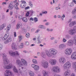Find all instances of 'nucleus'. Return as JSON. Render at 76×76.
Masks as SVG:
<instances>
[{"label": "nucleus", "mask_w": 76, "mask_h": 76, "mask_svg": "<svg viewBox=\"0 0 76 76\" xmlns=\"http://www.w3.org/2000/svg\"><path fill=\"white\" fill-rule=\"evenodd\" d=\"M31 66L33 68H34L35 70L37 71L39 70V66L35 65V64H33L31 65Z\"/></svg>", "instance_id": "13"}, {"label": "nucleus", "mask_w": 76, "mask_h": 76, "mask_svg": "<svg viewBox=\"0 0 76 76\" xmlns=\"http://www.w3.org/2000/svg\"><path fill=\"white\" fill-rule=\"evenodd\" d=\"M26 37L27 38H29V37H30L29 33H27L26 34Z\"/></svg>", "instance_id": "44"}, {"label": "nucleus", "mask_w": 76, "mask_h": 76, "mask_svg": "<svg viewBox=\"0 0 76 76\" xmlns=\"http://www.w3.org/2000/svg\"><path fill=\"white\" fill-rule=\"evenodd\" d=\"M11 27V25L9 24V25H8L7 27V32H8L9 30H10V28Z\"/></svg>", "instance_id": "33"}, {"label": "nucleus", "mask_w": 76, "mask_h": 76, "mask_svg": "<svg viewBox=\"0 0 76 76\" xmlns=\"http://www.w3.org/2000/svg\"><path fill=\"white\" fill-rule=\"evenodd\" d=\"M13 70L14 72H15V73H18V69H16V68L15 66H14Z\"/></svg>", "instance_id": "28"}, {"label": "nucleus", "mask_w": 76, "mask_h": 76, "mask_svg": "<svg viewBox=\"0 0 76 76\" xmlns=\"http://www.w3.org/2000/svg\"><path fill=\"white\" fill-rule=\"evenodd\" d=\"M29 7H27L25 8V10H27V9H29Z\"/></svg>", "instance_id": "55"}, {"label": "nucleus", "mask_w": 76, "mask_h": 76, "mask_svg": "<svg viewBox=\"0 0 76 76\" xmlns=\"http://www.w3.org/2000/svg\"><path fill=\"white\" fill-rule=\"evenodd\" d=\"M22 23L20 22H19L16 25L17 29H19L20 27H22Z\"/></svg>", "instance_id": "18"}, {"label": "nucleus", "mask_w": 76, "mask_h": 76, "mask_svg": "<svg viewBox=\"0 0 76 76\" xmlns=\"http://www.w3.org/2000/svg\"><path fill=\"white\" fill-rule=\"evenodd\" d=\"M22 31L23 33H24V34H25V33H26V29L25 28H22Z\"/></svg>", "instance_id": "40"}, {"label": "nucleus", "mask_w": 76, "mask_h": 76, "mask_svg": "<svg viewBox=\"0 0 76 76\" xmlns=\"http://www.w3.org/2000/svg\"><path fill=\"white\" fill-rule=\"evenodd\" d=\"M40 31V30L37 29L35 32V33H38V32Z\"/></svg>", "instance_id": "61"}, {"label": "nucleus", "mask_w": 76, "mask_h": 76, "mask_svg": "<svg viewBox=\"0 0 76 76\" xmlns=\"http://www.w3.org/2000/svg\"><path fill=\"white\" fill-rule=\"evenodd\" d=\"M76 12V9H74L72 11V14H75Z\"/></svg>", "instance_id": "46"}, {"label": "nucleus", "mask_w": 76, "mask_h": 76, "mask_svg": "<svg viewBox=\"0 0 76 76\" xmlns=\"http://www.w3.org/2000/svg\"><path fill=\"white\" fill-rule=\"evenodd\" d=\"M23 21L24 22H26L28 21V19L26 17H24L23 18Z\"/></svg>", "instance_id": "39"}, {"label": "nucleus", "mask_w": 76, "mask_h": 76, "mask_svg": "<svg viewBox=\"0 0 76 76\" xmlns=\"http://www.w3.org/2000/svg\"><path fill=\"white\" fill-rule=\"evenodd\" d=\"M23 44L22 43L20 44V45L19 46L18 48H23Z\"/></svg>", "instance_id": "42"}, {"label": "nucleus", "mask_w": 76, "mask_h": 76, "mask_svg": "<svg viewBox=\"0 0 76 76\" xmlns=\"http://www.w3.org/2000/svg\"><path fill=\"white\" fill-rule=\"evenodd\" d=\"M41 64L44 68L46 69V68L48 67V62L46 61L42 60L41 62Z\"/></svg>", "instance_id": "4"}, {"label": "nucleus", "mask_w": 76, "mask_h": 76, "mask_svg": "<svg viewBox=\"0 0 76 76\" xmlns=\"http://www.w3.org/2000/svg\"><path fill=\"white\" fill-rule=\"evenodd\" d=\"M68 33L70 35H74L76 34V31L73 29H71L68 31Z\"/></svg>", "instance_id": "7"}, {"label": "nucleus", "mask_w": 76, "mask_h": 76, "mask_svg": "<svg viewBox=\"0 0 76 76\" xmlns=\"http://www.w3.org/2000/svg\"><path fill=\"white\" fill-rule=\"evenodd\" d=\"M8 53L12 57H15V56H17L18 57H19V54L18 52V51H15L14 52L11 51L10 50L8 51Z\"/></svg>", "instance_id": "3"}, {"label": "nucleus", "mask_w": 76, "mask_h": 76, "mask_svg": "<svg viewBox=\"0 0 76 76\" xmlns=\"http://www.w3.org/2000/svg\"><path fill=\"white\" fill-rule=\"evenodd\" d=\"M29 75L31 76H34L35 74L34 73V72H33L32 71H30L29 72Z\"/></svg>", "instance_id": "31"}, {"label": "nucleus", "mask_w": 76, "mask_h": 76, "mask_svg": "<svg viewBox=\"0 0 76 76\" xmlns=\"http://www.w3.org/2000/svg\"><path fill=\"white\" fill-rule=\"evenodd\" d=\"M3 49V45L1 44H0V51Z\"/></svg>", "instance_id": "49"}, {"label": "nucleus", "mask_w": 76, "mask_h": 76, "mask_svg": "<svg viewBox=\"0 0 76 76\" xmlns=\"http://www.w3.org/2000/svg\"><path fill=\"white\" fill-rule=\"evenodd\" d=\"M16 45L14 43H13L12 45V48L13 50H16L17 49Z\"/></svg>", "instance_id": "20"}, {"label": "nucleus", "mask_w": 76, "mask_h": 76, "mask_svg": "<svg viewBox=\"0 0 76 76\" xmlns=\"http://www.w3.org/2000/svg\"><path fill=\"white\" fill-rule=\"evenodd\" d=\"M66 47V45L64 44H61L59 45V48L60 50H62L64 49L65 47Z\"/></svg>", "instance_id": "16"}, {"label": "nucleus", "mask_w": 76, "mask_h": 76, "mask_svg": "<svg viewBox=\"0 0 76 76\" xmlns=\"http://www.w3.org/2000/svg\"><path fill=\"white\" fill-rule=\"evenodd\" d=\"M21 2H22L21 3H23V4H24L25 5H26V1H22Z\"/></svg>", "instance_id": "52"}, {"label": "nucleus", "mask_w": 76, "mask_h": 76, "mask_svg": "<svg viewBox=\"0 0 76 76\" xmlns=\"http://www.w3.org/2000/svg\"><path fill=\"white\" fill-rule=\"evenodd\" d=\"M70 75V72L69 71H66L64 73V76H69Z\"/></svg>", "instance_id": "25"}, {"label": "nucleus", "mask_w": 76, "mask_h": 76, "mask_svg": "<svg viewBox=\"0 0 76 76\" xmlns=\"http://www.w3.org/2000/svg\"><path fill=\"white\" fill-rule=\"evenodd\" d=\"M46 55L48 57H51L56 55L57 54V51L54 48H51L49 50V51L46 50L45 52Z\"/></svg>", "instance_id": "2"}, {"label": "nucleus", "mask_w": 76, "mask_h": 76, "mask_svg": "<svg viewBox=\"0 0 76 76\" xmlns=\"http://www.w3.org/2000/svg\"><path fill=\"white\" fill-rule=\"evenodd\" d=\"M22 36H18V38H19V41L18 42H20V41H21V40H22Z\"/></svg>", "instance_id": "43"}, {"label": "nucleus", "mask_w": 76, "mask_h": 76, "mask_svg": "<svg viewBox=\"0 0 76 76\" xmlns=\"http://www.w3.org/2000/svg\"><path fill=\"white\" fill-rule=\"evenodd\" d=\"M59 62L61 64H64L66 62V59L64 57H61L59 60Z\"/></svg>", "instance_id": "11"}, {"label": "nucleus", "mask_w": 76, "mask_h": 76, "mask_svg": "<svg viewBox=\"0 0 76 76\" xmlns=\"http://www.w3.org/2000/svg\"><path fill=\"white\" fill-rule=\"evenodd\" d=\"M72 67L73 69H75V71L76 72V62H74L72 64Z\"/></svg>", "instance_id": "26"}, {"label": "nucleus", "mask_w": 76, "mask_h": 76, "mask_svg": "<svg viewBox=\"0 0 76 76\" xmlns=\"http://www.w3.org/2000/svg\"><path fill=\"white\" fill-rule=\"evenodd\" d=\"M72 52V50L71 48H68L65 50V53L67 56L70 55Z\"/></svg>", "instance_id": "8"}, {"label": "nucleus", "mask_w": 76, "mask_h": 76, "mask_svg": "<svg viewBox=\"0 0 76 76\" xmlns=\"http://www.w3.org/2000/svg\"><path fill=\"white\" fill-rule=\"evenodd\" d=\"M21 61L23 64V65L24 66H27V65H28V63H27V62L24 59L22 58L21 59Z\"/></svg>", "instance_id": "15"}, {"label": "nucleus", "mask_w": 76, "mask_h": 76, "mask_svg": "<svg viewBox=\"0 0 76 76\" xmlns=\"http://www.w3.org/2000/svg\"><path fill=\"white\" fill-rule=\"evenodd\" d=\"M12 15H13V11H11L10 13V16H12Z\"/></svg>", "instance_id": "53"}, {"label": "nucleus", "mask_w": 76, "mask_h": 76, "mask_svg": "<svg viewBox=\"0 0 76 76\" xmlns=\"http://www.w3.org/2000/svg\"><path fill=\"white\" fill-rule=\"evenodd\" d=\"M70 38V36L69 35L66 34L65 36V38L67 39H69Z\"/></svg>", "instance_id": "37"}, {"label": "nucleus", "mask_w": 76, "mask_h": 76, "mask_svg": "<svg viewBox=\"0 0 76 76\" xmlns=\"http://www.w3.org/2000/svg\"><path fill=\"white\" fill-rule=\"evenodd\" d=\"M71 58L74 60H75L76 59V54L75 53V52L73 53L71 55Z\"/></svg>", "instance_id": "22"}, {"label": "nucleus", "mask_w": 76, "mask_h": 76, "mask_svg": "<svg viewBox=\"0 0 76 76\" xmlns=\"http://www.w3.org/2000/svg\"><path fill=\"white\" fill-rule=\"evenodd\" d=\"M73 29H74L75 31H76V25L74 27Z\"/></svg>", "instance_id": "60"}, {"label": "nucleus", "mask_w": 76, "mask_h": 76, "mask_svg": "<svg viewBox=\"0 0 76 76\" xmlns=\"http://www.w3.org/2000/svg\"><path fill=\"white\" fill-rule=\"evenodd\" d=\"M73 18H74V19H76V15H74L73 16Z\"/></svg>", "instance_id": "64"}, {"label": "nucleus", "mask_w": 76, "mask_h": 76, "mask_svg": "<svg viewBox=\"0 0 76 76\" xmlns=\"http://www.w3.org/2000/svg\"><path fill=\"white\" fill-rule=\"evenodd\" d=\"M37 54L38 56H40V55H41V53H40V52H38L37 53Z\"/></svg>", "instance_id": "62"}, {"label": "nucleus", "mask_w": 76, "mask_h": 76, "mask_svg": "<svg viewBox=\"0 0 76 76\" xmlns=\"http://www.w3.org/2000/svg\"><path fill=\"white\" fill-rule=\"evenodd\" d=\"M34 22H37L38 21V18L37 17L34 18Z\"/></svg>", "instance_id": "45"}, {"label": "nucleus", "mask_w": 76, "mask_h": 76, "mask_svg": "<svg viewBox=\"0 0 76 76\" xmlns=\"http://www.w3.org/2000/svg\"><path fill=\"white\" fill-rule=\"evenodd\" d=\"M41 56H42V57H43V58H45L46 56V55L45 53L42 52L41 53Z\"/></svg>", "instance_id": "29"}, {"label": "nucleus", "mask_w": 76, "mask_h": 76, "mask_svg": "<svg viewBox=\"0 0 76 76\" xmlns=\"http://www.w3.org/2000/svg\"><path fill=\"white\" fill-rule=\"evenodd\" d=\"M14 37H16V32H14Z\"/></svg>", "instance_id": "59"}, {"label": "nucleus", "mask_w": 76, "mask_h": 76, "mask_svg": "<svg viewBox=\"0 0 76 76\" xmlns=\"http://www.w3.org/2000/svg\"><path fill=\"white\" fill-rule=\"evenodd\" d=\"M71 67V63L69 61L66 62L64 65V68L65 69H68Z\"/></svg>", "instance_id": "6"}, {"label": "nucleus", "mask_w": 76, "mask_h": 76, "mask_svg": "<svg viewBox=\"0 0 76 76\" xmlns=\"http://www.w3.org/2000/svg\"><path fill=\"white\" fill-rule=\"evenodd\" d=\"M73 40L72 39L69 40L67 42V43H66V45L68 46H72L73 45Z\"/></svg>", "instance_id": "12"}, {"label": "nucleus", "mask_w": 76, "mask_h": 76, "mask_svg": "<svg viewBox=\"0 0 76 76\" xmlns=\"http://www.w3.org/2000/svg\"><path fill=\"white\" fill-rule=\"evenodd\" d=\"M6 25L5 23H4L1 26H0V31L2 30V29H3L4 28V27H6Z\"/></svg>", "instance_id": "24"}, {"label": "nucleus", "mask_w": 76, "mask_h": 76, "mask_svg": "<svg viewBox=\"0 0 76 76\" xmlns=\"http://www.w3.org/2000/svg\"><path fill=\"white\" fill-rule=\"evenodd\" d=\"M19 72L21 74V75H22V73H23L22 72V71H21V70H20V69H19Z\"/></svg>", "instance_id": "54"}, {"label": "nucleus", "mask_w": 76, "mask_h": 76, "mask_svg": "<svg viewBox=\"0 0 76 76\" xmlns=\"http://www.w3.org/2000/svg\"><path fill=\"white\" fill-rule=\"evenodd\" d=\"M16 63L17 64V66L18 67H22V66H23V64L22 63V61L19 59H17L16 60Z\"/></svg>", "instance_id": "9"}, {"label": "nucleus", "mask_w": 76, "mask_h": 76, "mask_svg": "<svg viewBox=\"0 0 76 76\" xmlns=\"http://www.w3.org/2000/svg\"><path fill=\"white\" fill-rule=\"evenodd\" d=\"M76 21H73L71 22L69 24V26L70 28H72L73 27V26H74L75 25H76Z\"/></svg>", "instance_id": "14"}, {"label": "nucleus", "mask_w": 76, "mask_h": 76, "mask_svg": "<svg viewBox=\"0 0 76 76\" xmlns=\"http://www.w3.org/2000/svg\"><path fill=\"white\" fill-rule=\"evenodd\" d=\"M29 42H26V45H29Z\"/></svg>", "instance_id": "56"}, {"label": "nucleus", "mask_w": 76, "mask_h": 76, "mask_svg": "<svg viewBox=\"0 0 76 76\" xmlns=\"http://www.w3.org/2000/svg\"><path fill=\"white\" fill-rule=\"evenodd\" d=\"M29 3L30 6H31V7H32V6H33V4H32V1H29Z\"/></svg>", "instance_id": "41"}, {"label": "nucleus", "mask_w": 76, "mask_h": 76, "mask_svg": "<svg viewBox=\"0 0 76 76\" xmlns=\"http://www.w3.org/2000/svg\"><path fill=\"white\" fill-rule=\"evenodd\" d=\"M52 71L53 72L60 73V69L57 66H54L52 68Z\"/></svg>", "instance_id": "5"}, {"label": "nucleus", "mask_w": 76, "mask_h": 76, "mask_svg": "<svg viewBox=\"0 0 76 76\" xmlns=\"http://www.w3.org/2000/svg\"><path fill=\"white\" fill-rule=\"evenodd\" d=\"M14 7V6H13V5L12 4H10V5H9V7H8L10 10H12Z\"/></svg>", "instance_id": "34"}, {"label": "nucleus", "mask_w": 76, "mask_h": 76, "mask_svg": "<svg viewBox=\"0 0 76 76\" xmlns=\"http://www.w3.org/2000/svg\"><path fill=\"white\" fill-rule=\"evenodd\" d=\"M74 39L73 41L74 44L76 45V35H75L74 37Z\"/></svg>", "instance_id": "35"}, {"label": "nucleus", "mask_w": 76, "mask_h": 76, "mask_svg": "<svg viewBox=\"0 0 76 76\" xmlns=\"http://www.w3.org/2000/svg\"><path fill=\"white\" fill-rule=\"evenodd\" d=\"M39 28H41V29H45L46 28L45 26H44V25H39Z\"/></svg>", "instance_id": "32"}, {"label": "nucleus", "mask_w": 76, "mask_h": 76, "mask_svg": "<svg viewBox=\"0 0 76 76\" xmlns=\"http://www.w3.org/2000/svg\"><path fill=\"white\" fill-rule=\"evenodd\" d=\"M42 73L43 76H48V74L47 72L45 70L42 71Z\"/></svg>", "instance_id": "21"}, {"label": "nucleus", "mask_w": 76, "mask_h": 76, "mask_svg": "<svg viewBox=\"0 0 76 76\" xmlns=\"http://www.w3.org/2000/svg\"><path fill=\"white\" fill-rule=\"evenodd\" d=\"M32 62L33 63H34V64H37V63H38L37 60L35 59H33Z\"/></svg>", "instance_id": "38"}, {"label": "nucleus", "mask_w": 76, "mask_h": 76, "mask_svg": "<svg viewBox=\"0 0 76 76\" xmlns=\"http://www.w3.org/2000/svg\"><path fill=\"white\" fill-rule=\"evenodd\" d=\"M6 73H7V74H8V75H12V72L11 71H10V70L7 69V70H6Z\"/></svg>", "instance_id": "27"}, {"label": "nucleus", "mask_w": 76, "mask_h": 76, "mask_svg": "<svg viewBox=\"0 0 76 76\" xmlns=\"http://www.w3.org/2000/svg\"><path fill=\"white\" fill-rule=\"evenodd\" d=\"M18 19L20 20L22 19V16L21 15H19L18 17Z\"/></svg>", "instance_id": "47"}, {"label": "nucleus", "mask_w": 76, "mask_h": 76, "mask_svg": "<svg viewBox=\"0 0 76 76\" xmlns=\"http://www.w3.org/2000/svg\"><path fill=\"white\" fill-rule=\"evenodd\" d=\"M1 55L3 61H4L3 64L4 65L3 66V68L5 69H11L13 67V65L12 64H9V60L7 58V55L4 53H2Z\"/></svg>", "instance_id": "1"}, {"label": "nucleus", "mask_w": 76, "mask_h": 76, "mask_svg": "<svg viewBox=\"0 0 76 76\" xmlns=\"http://www.w3.org/2000/svg\"><path fill=\"white\" fill-rule=\"evenodd\" d=\"M12 39L10 37H9L7 39V40L4 42L5 44H7V43H9V42H12Z\"/></svg>", "instance_id": "19"}, {"label": "nucleus", "mask_w": 76, "mask_h": 76, "mask_svg": "<svg viewBox=\"0 0 76 76\" xmlns=\"http://www.w3.org/2000/svg\"><path fill=\"white\" fill-rule=\"evenodd\" d=\"M62 41L64 42H66V41H67V40H66V39H65L64 38H63V39L62 40Z\"/></svg>", "instance_id": "48"}, {"label": "nucleus", "mask_w": 76, "mask_h": 76, "mask_svg": "<svg viewBox=\"0 0 76 76\" xmlns=\"http://www.w3.org/2000/svg\"><path fill=\"white\" fill-rule=\"evenodd\" d=\"M37 44H41V40L40 39V36H38L37 37Z\"/></svg>", "instance_id": "23"}, {"label": "nucleus", "mask_w": 76, "mask_h": 76, "mask_svg": "<svg viewBox=\"0 0 76 76\" xmlns=\"http://www.w3.org/2000/svg\"><path fill=\"white\" fill-rule=\"evenodd\" d=\"M29 12H28L26 14V17L28 16H29Z\"/></svg>", "instance_id": "50"}, {"label": "nucleus", "mask_w": 76, "mask_h": 76, "mask_svg": "<svg viewBox=\"0 0 76 76\" xmlns=\"http://www.w3.org/2000/svg\"><path fill=\"white\" fill-rule=\"evenodd\" d=\"M57 60L54 59H51L49 60V63L52 66L56 65L57 63Z\"/></svg>", "instance_id": "10"}, {"label": "nucleus", "mask_w": 76, "mask_h": 76, "mask_svg": "<svg viewBox=\"0 0 76 76\" xmlns=\"http://www.w3.org/2000/svg\"><path fill=\"white\" fill-rule=\"evenodd\" d=\"M9 36V32L8 31H7L6 34L4 35V38H3V40H4L5 39H6Z\"/></svg>", "instance_id": "17"}, {"label": "nucleus", "mask_w": 76, "mask_h": 76, "mask_svg": "<svg viewBox=\"0 0 76 76\" xmlns=\"http://www.w3.org/2000/svg\"><path fill=\"white\" fill-rule=\"evenodd\" d=\"M18 5H19V4L18 3H17L14 6L17 10H19V8H18Z\"/></svg>", "instance_id": "36"}, {"label": "nucleus", "mask_w": 76, "mask_h": 76, "mask_svg": "<svg viewBox=\"0 0 76 76\" xmlns=\"http://www.w3.org/2000/svg\"><path fill=\"white\" fill-rule=\"evenodd\" d=\"M73 2H74L75 4H76V1L75 0H72Z\"/></svg>", "instance_id": "63"}, {"label": "nucleus", "mask_w": 76, "mask_h": 76, "mask_svg": "<svg viewBox=\"0 0 76 76\" xmlns=\"http://www.w3.org/2000/svg\"><path fill=\"white\" fill-rule=\"evenodd\" d=\"M25 5H25V4L21 3L20 4V7L22 9H24V8L25 7Z\"/></svg>", "instance_id": "30"}, {"label": "nucleus", "mask_w": 76, "mask_h": 76, "mask_svg": "<svg viewBox=\"0 0 76 76\" xmlns=\"http://www.w3.org/2000/svg\"><path fill=\"white\" fill-rule=\"evenodd\" d=\"M29 20H33L34 21V18L31 17L30 18V19H29Z\"/></svg>", "instance_id": "57"}, {"label": "nucleus", "mask_w": 76, "mask_h": 76, "mask_svg": "<svg viewBox=\"0 0 76 76\" xmlns=\"http://www.w3.org/2000/svg\"><path fill=\"white\" fill-rule=\"evenodd\" d=\"M71 6V7H73V6H74V3L73 2H72L70 4V5H69Z\"/></svg>", "instance_id": "51"}, {"label": "nucleus", "mask_w": 76, "mask_h": 76, "mask_svg": "<svg viewBox=\"0 0 76 76\" xmlns=\"http://www.w3.org/2000/svg\"><path fill=\"white\" fill-rule=\"evenodd\" d=\"M45 25L48 26V25H50V23H49V22L46 23H45Z\"/></svg>", "instance_id": "58"}]
</instances>
